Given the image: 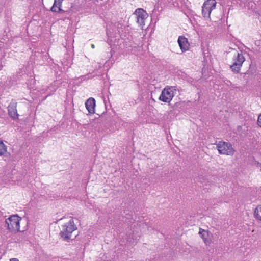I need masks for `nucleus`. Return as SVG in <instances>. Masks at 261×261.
Here are the masks:
<instances>
[{
    "label": "nucleus",
    "instance_id": "obj_11",
    "mask_svg": "<svg viewBox=\"0 0 261 261\" xmlns=\"http://www.w3.org/2000/svg\"><path fill=\"white\" fill-rule=\"evenodd\" d=\"M63 0H54V3L51 8V11L55 12H64L61 8Z\"/></svg>",
    "mask_w": 261,
    "mask_h": 261
},
{
    "label": "nucleus",
    "instance_id": "obj_18",
    "mask_svg": "<svg viewBox=\"0 0 261 261\" xmlns=\"http://www.w3.org/2000/svg\"><path fill=\"white\" fill-rule=\"evenodd\" d=\"M107 34L109 37V36L110 35V31L109 30V28H107Z\"/></svg>",
    "mask_w": 261,
    "mask_h": 261
},
{
    "label": "nucleus",
    "instance_id": "obj_6",
    "mask_svg": "<svg viewBox=\"0 0 261 261\" xmlns=\"http://www.w3.org/2000/svg\"><path fill=\"white\" fill-rule=\"evenodd\" d=\"M217 148L220 154L227 155H232L234 153V150L232 145L227 142L220 141L217 144Z\"/></svg>",
    "mask_w": 261,
    "mask_h": 261
},
{
    "label": "nucleus",
    "instance_id": "obj_2",
    "mask_svg": "<svg viewBox=\"0 0 261 261\" xmlns=\"http://www.w3.org/2000/svg\"><path fill=\"white\" fill-rule=\"evenodd\" d=\"M176 92V87L174 86H166L162 91L159 97L161 101L169 103L173 99Z\"/></svg>",
    "mask_w": 261,
    "mask_h": 261
},
{
    "label": "nucleus",
    "instance_id": "obj_21",
    "mask_svg": "<svg viewBox=\"0 0 261 261\" xmlns=\"http://www.w3.org/2000/svg\"><path fill=\"white\" fill-rule=\"evenodd\" d=\"M91 47H92V48H95V46H94V44H92V45H91Z\"/></svg>",
    "mask_w": 261,
    "mask_h": 261
},
{
    "label": "nucleus",
    "instance_id": "obj_22",
    "mask_svg": "<svg viewBox=\"0 0 261 261\" xmlns=\"http://www.w3.org/2000/svg\"><path fill=\"white\" fill-rule=\"evenodd\" d=\"M168 2L169 3H170L172 1H173V0H167Z\"/></svg>",
    "mask_w": 261,
    "mask_h": 261
},
{
    "label": "nucleus",
    "instance_id": "obj_8",
    "mask_svg": "<svg viewBox=\"0 0 261 261\" xmlns=\"http://www.w3.org/2000/svg\"><path fill=\"white\" fill-rule=\"evenodd\" d=\"M16 107L17 102L15 100H12L8 107V114L14 119H17L18 117Z\"/></svg>",
    "mask_w": 261,
    "mask_h": 261
},
{
    "label": "nucleus",
    "instance_id": "obj_15",
    "mask_svg": "<svg viewBox=\"0 0 261 261\" xmlns=\"http://www.w3.org/2000/svg\"><path fill=\"white\" fill-rule=\"evenodd\" d=\"M115 25L117 27V29L115 30V32L116 33H118L119 32L118 29L119 28H121L122 25V23L120 22H117V24H115Z\"/></svg>",
    "mask_w": 261,
    "mask_h": 261
},
{
    "label": "nucleus",
    "instance_id": "obj_4",
    "mask_svg": "<svg viewBox=\"0 0 261 261\" xmlns=\"http://www.w3.org/2000/svg\"><path fill=\"white\" fill-rule=\"evenodd\" d=\"M244 61L245 58L241 53H236L232 58V64L230 67V69L233 72L238 73Z\"/></svg>",
    "mask_w": 261,
    "mask_h": 261
},
{
    "label": "nucleus",
    "instance_id": "obj_3",
    "mask_svg": "<svg viewBox=\"0 0 261 261\" xmlns=\"http://www.w3.org/2000/svg\"><path fill=\"white\" fill-rule=\"evenodd\" d=\"M21 218L17 215L10 216L6 219L7 228L10 231H18L20 229V221Z\"/></svg>",
    "mask_w": 261,
    "mask_h": 261
},
{
    "label": "nucleus",
    "instance_id": "obj_10",
    "mask_svg": "<svg viewBox=\"0 0 261 261\" xmlns=\"http://www.w3.org/2000/svg\"><path fill=\"white\" fill-rule=\"evenodd\" d=\"M86 108L90 114L95 113V100L93 98H89L85 102Z\"/></svg>",
    "mask_w": 261,
    "mask_h": 261
},
{
    "label": "nucleus",
    "instance_id": "obj_20",
    "mask_svg": "<svg viewBox=\"0 0 261 261\" xmlns=\"http://www.w3.org/2000/svg\"><path fill=\"white\" fill-rule=\"evenodd\" d=\"M10 261H19L18 259L17 258H12L10 260Z\"/></svg>",
    "mask_w": 261,
    "mask_h": 261
},
{
    "label": "nucleus",
    "instance_id": "obj_19",
    "mask_svg": "<svg viewBox=\"0 0 261 261\" xmlns=\"http://www.w3.org/2000/svg\"><path fill=\"white\" fill-rule=\"evenodd\" d=\"M226 84L228 85H229V84L231 85V82L230 81L227 80V82L226 83Z\"/></svg>",
    "mask_w": 261,
    "mask_h": 261
},
{
    "label": "nucleus",
    "instance_id": "obj_1",
    "mask_svg": "<svg viewBox=\"0 0 261 261\" xmlns=\"http://www.w3.org/2000/svg\"><path fill=\"white\" fill-rule=\"evenodd\" d=\"M77 229L72 219L62 226L60 235L61 238L64 241L69 242L71 239L72 233Z\"/></svg>",
    "mask_w": 261,
    "mask_h": 261
},
{
    "label": "nucleus",
    "instance_id": "obj_13",
    "mask_svg": "<svg viewBox=\"0 0 261 261\" xmlns=\"http://www.w3.org/2000/svg\"><path fill=\"white\" fill-rule=\"evenodd\" d=\"M7 153V146L2 141L0 140V155H5Z\"/></svg>",
    "mask_w": 261,
    "mask_h": 261
},
{
    "label": "nucleus",
    "instance_id": "obj_7",
    "mask_svg": "<svg viewBox=\"0 0 261 261\" xmlns=\"http://www.w3.org/2000/svg\"><path fill=\"white\" fill-rule=\"evenodd\" d=\"M134 14L136 16L137 22L143 29L145 21L148 17V14L143 9L138 8L135 10Z\"/></svg>",
    "mask_w": 261,
    "mask_h": 261
},
{
    "label": "nucleus",
    "instance_id": "obj_14",
    "mask_svg": "<svg viewBox=\"0 0 261 261\" xmlns=\"http://www.w3.org/2000/svg\"><path fill=\"white\" fill-rule=\"evenodd\" d=\"M256 218L261 221V205L257 206L254 211Z\"/></svg>",
    "mask_w": 261,
    "mask_h": 261
},
{
    "label": "nucleus",
    "instance_id": "obj_5",
    "mask_svg": "<svg viewBox=\"0 0 261 261\" xmlns=\"http://www.w3.org/2000/svg\"><path fill=\"white\" fill-rule=\"evenodd\" d=\"M215 0H207L202 6V14L205 19H210V15L212 10L215 9L216 6Z\"/></svg>",
    "mask_w": 261,
    "mask_h": 261
},
{
    "label": "nucleus",
    "instance_id": "obj_17",
    "mask_svg": "<svg viewBox=\"0 0 261 261\" xmlns=\"http://www.w3.org/2000/svg\"><path fill=\"white\" fill-rule=\"evenodd\" d=\"M48 88H53V89L51 90L52 92L55 91L56 90V89H57V87L56 86H53V84L50 85V86H49Z\"/></svg>",
    "mask_w": 261,
    "mask_h": 261
},
{
    "label": "nucleus",
    "instance_id": "obj_12",
    "mask_svg": "<svg viewBox=\"0 0 261 261\" xmlns=\"http://www.w3.org/2000/svg\"><path fill=\"white\" fill-rule=\"evenodd\" d=\"M199 234L201 236L206 244L210 243L211 241L208 240V237L211 233L208 231L200 228Z\"/></svg>",
    "mask_w": 261,
    "mask_h": 261
},
{
    "label": "nucleus",
    "instance_id": "obj_16",
    "mask_svg": "<svg viewBox=\"0 0 261 261\" xmlns=\"http://www.w3.org/2000/svg\"><path fill=\"white\" fill-rule=\"evenodd\" d=\"M257 124L261 127V114H260L258 117Z\"/></svg>",
    "mask_w": 261,
    "mask_h": 261
},
{
    "label": "nucleus",
    "instance_id": "obj_9",
    "mask_svg": "<svg viewBox=\"0 0 261 261\" xmlns=\"http://www.w3.org/2000/svg\"><path fill=\"white\" fill-rule=\"evenodd\" d=\"M178 43L182 52H185L189 49L190 44L187 38L183 36H179Z\"/></svg>",
    "mask_w": 261,
    "mask_h": 261
}]
</instances>
